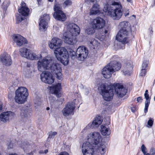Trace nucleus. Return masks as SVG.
<instances>
[{
    "label": "nucleus",
    "instance_id": "nucleus-1",
    "mask_svg": "<svg viewBox=\"0 0 155 155\" xmlns=\"http://www.w3.org/2000/svg\"><path fill=\"white\" fill-rule=\"evenodd\" d=\"M117 95L120 97H123L126 94L127 90L124 88L123 85L119 83H117L113 85H109L107 84H102L99 88L101 91V94L103 99L107 101H111L114 96V89Z\"/></svg>",
    "mask_w": 155,
    "mask_h": 155
},
{
    "label": "nucleus",
    "instance_id": "nucleus-2",
    "mask_svg": "<svg viewBox=\"0 0 155 155\" xmlns=\"http://www.w3.org/2000/svg\"><path fill=\"white\" fill-rule=\"evenodd\" d=\"M62 42L61 39L54 38L48 43V46L51 49L54 50V54L57 60L66 65L69 62V55L65 48L59 47L61 46Z\"/></svg>",
    "mask_w": 155,
    "mask_h": 155
},
{
    "label": "nucleus",
    "instance_id": "nucleus-3",
    "mask_svg": "<svg viewBox=\"0 0 155 155\" xmlns=\"http://www.w3.org/2000/svg\"><path fill=\"white\" fill-rule=\"evenodd\" d=\"M122 7L119 0H107L104 11L115 20L120 19L122 15Z\"/></svg>",
    "mask_w": 155,
    "mask_h": 155
},
{
    "label": "nucleus",
    "instance_id": "nucleus-4",
    "mask_svg": "<svg viewBox=\"0 0 155 155\" xmlns=\"http://www.w3.org/2000/svg\"><path fill=\"white\" fill-rule=\"evenodd\" d=\"M119 26L120 29L116 36V39L118 41L117 43H115L114 46L116 49H124L125 45L129 41L128 36L130 29L128 26V23L126 21L120 22Z\"/></svg>",
    "mask_w": 155,
    "mask_h": 155
},
{
    "label": "nucleus",
    "instance_id": "nucleus-5",
    "mask_svg": "<svg viewBox=\"0 0 155 155\" xmlns=\"http://www.w3.org/2000/svg\"><path fill=\"white\" fill-rule=\"evenodd\" d=\"M28 95L27 89L24 87H19L15 91V101L19 104L24 103Z\"/></svg>",
    "mask_w": 155,
    "mask_h": 155
},
{
    "label": "nucleus",
    "instance_id": "nucleus-6",
    "mask_svg": "<svg viewBox=\"0 0 155 155\" xmlns=\"http://www.w3.org/2000/svg\"><path fill=\"white\" fill-rule=\"evenodd\" d=\"M60 0H55L54 7V12L53 15L54 18L58 20L63 21H65L67 17L65 13L62 11V7L59 3Z\"/></svg>",
    "mask_w": 155,
    "mask_h": 155
},
{
    "label": "nucleus",
    "instance_id": "nucleus-7",
    "mask_svg": "<svg viewBox=\"0 0 155 155\" xmlns=\"http://www.w3.org/2000/svg\"><path fill=\"white\" fill-rule=\"evenodd\" d=\"M101 139V136L99 133L97 132H91L87 136V141L84 143H88L89 145L97 147Z\"/></svg>",
    "mask_w": 155,
    "mask_h": 155
},
{
    "label": "nucleus",
    "instance_id": "nucleus-8",
    "mask_svg": "<svg viewBox=\"0 0 155 155\" xmlns=\"http://www.w3.org/2000/svg\"><path fill=\"white\" fill-rule=\"evenodd\" d=\"M54 61L50 57H46L42 60H39L37 63L38 68L40 71L44 70H49Z\"/></svg>",
    "mask_w": 155,
    "mask_h": 155
},
{
    "label": "nucleus",
    "instance_id": "nucleus-9",
    "mask_svg": "<svg viewBox=\"0 0 155 155\" xmlns=\"http://www.w3.org/2000/svg\"><path fill=\"white\" fill-rule=\"evenodd\" d=\"M49 70H50L53 74H55L57 78L59 80H62L63 79L62 74L61 73V64L58 63H53Z\"/></svg>",
    "mask_w": 155,
    "mask_h": 155
},
{
    "label": "nucleus",
    "instance_id": "nucleus-10",
    "mask_svg": "<svg viewBox=\"0 0 155 155\" xmlns=\"http://www.w3.org/2000/svg\"><path fill=\"white\" fill-rule=\"evenodd\" d=\"M96 147L89 145L88 143H84L82 146L83 155H95L94 150Z\"/></svg>",
    "mask_w": 155,
    "mask_h": 155
},
{
    "label": "nucleus",
    "instance_id": "nucleus-11",
    "mask_svg": "<svg viewBox=\"0 0 155 155\" xmlns=\"http://www.w3.org/2000/svg\"><path fill=\"white\" fill-rule=\"evenodd\" d=\"M88 54V50L83 46L78 47L77 50V58L80 61H83Z\"/></svg>",
    "mask_w": 155,
    "mask_h": 155
},
{
    "label": "nucleus",
    "instance_id": "nucleus-12",
    "mask_svg": "<svg viewBox=\"0 0 155 155\" xmlns=\"http://www.w3.org/2000/svg\"><path fill=\"white\" fill-rule=\"evenodd\" d=\"M39 23V29L41 31H45L48 27V22L50 20L49 15L45 14L40 19Z\"/></svg>",
    "mask_w": 155,
    "mask_h": 155
},
{
    "label": "nucleus",
    "instance_id": "nucleus-13",
    "mask_svg": "<svg viewBox=\"0 0 155 155\" xmlns=\"http://www.w3.org/2000/svg\"><path fill=\"white\" fill-rule=\"evenodd\" d=\"M80 28L76 24L74 23H69L67 25V31H68L74 36H76L79 35Z\"/></svg>",
    "mask_w": 155,
    "mask_h": 155
},
{
    "label": "nucleus",
    "instance_id": "nucleus-14",
    "mask_svg": "<svg viewBox=\"0 0 155 155\" xmlns=\"http://www.w3.org/2000/svg\"><path fill=\"white\" fill-rule=\"evenodd\" d=\"M75 108V104L73 102H69L67 104L65 107L62 110L63 115L67 117L73 114V111Z\"/></svg>",
    "mask_w": 155,
    "mask_h": 155
},
{
    "label": "nucleus",
    "instance_id": "nucleus-15",
    "mask_svg": "<svg viewBox=\"0 0 155 155\" xmlns=\"http://www.w3.org/2000/svg\"><path fill=\"white\" fill-rule=\"evenodd\" d=\"M41 77L43 82L49 84H52L54 81V79L48 72H43L41 74Z\"/></svg>",
    "mask_w": 155,
    "mask_h": 155
},
{
    "label": "nucleus",
    "instance_id": "nucleus-16",
    "mask_svg": "<svg viewBox=\"0 0 155 155\" xmlns=\"http://www.w3.org/2000/svg\"><path fill=\"white\" fill-rule=\"evenodd\" d=\"M0 58L2 64L6 66H10L12 63V61L10 56L6 52H4L1 54Z\"/></svg>",
    "mask_w": 155,
    "mask_h": 155
},
{
    "label": "nucleus",
    "instance_id": "nucleus-17",
    "mask_svg": "<svg viewBox=\"0 0 155 155\" xmlns=\"http://www.w3.org/2000/svg\"><path fill=\"white\" fill-rule=\"evenodd\" d=\"M13 39L18 46L20 47L27 43V41L26 38L19 35H14Z\"/></svg>",
    "mask_w": 155,
    "mask_h": 155
},
{
    "label": "nucleus",
    "instance_id": "nucleus-18",
    "mask_svg": "<svg viewBox=\"0 0 155 155\" xmlns=\"http://www.w3.org/2000/svg\"><path fill=\"white\" fill-rule=\"evenodd\" d=\"M91 24L94 28L100 29L102 28L105 25V21L103 18L97 17L93 20Z\"/></svg>",
    "mask_w": 155,
    "mask_h": 155
},
{
    "label": "nucleus",
    "instance_id": "nucleus-19",
    "mask_svg": "<svg viewBox=\"0 0 155 155\" xmlns=\"http://www.w3.org/2000/svg\"><path fill=\"white\" fill-rule=\"evenodd\" d=\"M74 36L68 31H66L64 33L63 39H64V42L67 44L70 45H73L75 41Z\"/></svg>",
    "mask_w": 155,
    "mask_h": 155
},
{
    "label": "nucleus",
    "instance_id": "nucleus-20",
    "mask_svg": "<svg viewBox=\"0 0 155 155\" xmlns=\"http://www.w3.org/2000/svg\"><path fill=\"white\" fill-rule=\"evenodd\" d=\"M114 72L108 64L104 67L102 71V73L104 77L106 79L109 78Z\"/></svg>",
    "mask_w": 155,
    "mask_h": 155
},
{
    "label": "nucleus",
    "instance_id": "nucleus-21",
    "mask_svg": "<svg viewBox=\"0 0 155 155\" xmlns=\"http://www.w3.org/2000/svg\"><path fill=\"white\" fill-rule=\"evenodd\" d=\"M61 86V84L58 83L53 87H50L49 88L50 92L52 94H54L58 97H60L61 96L60 93Z\"/></svg>",
    "mask_w": 155,
    "mask_h": 155
},
{
    "label": "nucleus",
    "instance_id": "nucleus-22",
    "mask_svg": "<svg viewBox=\"0 0 155 155\" xmlns=\"http://www.w3.org/2000/svg\"><path fill=\"white\" fill-rule=\"evenodd\" d=\"M14 114V113L11 111L3 112L0 115V120L4 122H6L13 117Z\"/></svg>",
    "mask_w": 155,
    "mask_h": 155
},
{
    "label": "nucleus",
    "instance_id": "nucleus-23",
    "mask_svg": "<svg viewBox=\"0 0 155 155\" xmlns=\"http://www.w3.org/2000/svg\"><path fill=\"white\" fill-rule=\"evenodd\" d=\"M102 121L103 120L101 116L97 117L91 123H90L88 124L87 127L90 128L97 127L101 124Z\"/></svg>",
    "mask_w": 155,
    "mask_h": 155
},
{
    "label": "nucleus",
    "instance_id": "nucleus-24",
    "mask_svg": "<svg viewBox=\"0 0 155 155\" xmlns=\"http://www.w3.org/2000/svg\"><path fill=\"white\" fill-rule=\"evenodd\" d=\"M21 8L18 9V12L24 16H28L29 13V9L26 6V4L24 2H22L21 4Z\"/></svg>",
    "mask_w": 155,
    "mask_h": 155
},
{
    "label": "nucleus",
    "instance_id": "nucleus-25",
    "mask_svg": "<svg viewBox=\"0 0 155 155\" xmlns=\"http://www.w3.org/2000/svg\"><path fill=\"white\" fill-rule=\"evenodd\" d=\"M109 64L114 72L118 71L121 68L120 64L117 61H111Z\"/></svg>",
    "mask_w": 155,
    "mask_h": 155
},
{
    "label": "nucleus",
    "instance_id": "nucleus-26",
    "mask_svg": "<svg viewBox=\"0 0 155 155\" xmlns=\"http://www.w3.org/2000/svg\"><path fill=\"white\" fill-rule=\"evenodd\" d=\"M144 97L146 99L145 102L144 112L146 113L147 111L148 107L150 103V98L148 94V91L147 90L145 91L144 94Z\"/></svg>",
    "mask_w": 155,
    "mask_h": 155
},
{
    "label": "nucleus",
    "instance_id": "nucleus-27",
    "mask_svg": "<svg viewBox=\"0 0 155 155\" xmlns=\"http://www.w3.org/2000/svg\"><path fill=\"white\" fill-rule=\"evenodd\" d=\"M101 134L103 135H109L110 134V130L107 125H102L101 126Z\"/></svg>",
    "mask_w": 155,
    "mask_h": 155
},
{
    "label": "nucleus",
    "instance_id": "nucleus-28",
    "mask_svg": "<svg viewBox=\"0 0 155 155\" xmlns=\"http://www.w3.org/2000/svg\"><path fill=\"white\" fill-rule=\"evenodd\" d=\"M41 57V56L40 54H38L36 55V54L31 52L30 50L26 58L31 60H38Z\"/></svg>",
    "mask_w": 155,
    "mask_h": 155
},
{
    "label": "nucleus",
    "instance_id": "nucleus-29",
    "mask_svg": "<svg viewBox=\"0 0 155 155\" xmlns=\"http://www.w3.org/2000/svg\"><path fill=\"white\" fill-rule=\"evenodd\" d=\"M99 5L97 4H94L90 11V15H95L99 12Z\"/></svg>",
    "mask_w": 155,
    "mask_h": 155
},
{
    "label": "nucleus",
    "instance_id": "nucleus-30",
    "mask_svg": "<svg viewBox=\"0 0 155 155\" xmlns=\"http://www.w3.org/2000/svg\"><path fill=\"white\" fill-rule=\"evenodd\" d=\"M30 50L25 48H21L19 50L20 54L21 56L26 58Z\"/></svg>",
    "mask_w": 155,
    "mask_h": 155
},
{
    "label": "nucleus",
    "instance_id": "nucleus-31",
    "mask_svg": "<svg viewBox=\"0 0 155 155\" xmlns=\"http://www.w3.org/2000/svg\"><path fill=\"white\" fill-rule=\"evenodd\" d=\"M93 26L91 25L90 26L88 27L86 29L85 32L88 35H91L94 33L95 32Z\"/></svg>",
    "mask_w": 155,
    "mask_h": 155
},
{
    "label": "nucleus",
    "instance_id": "nucleus-32",
    "mask_svg": "<svg viewBox=\"0 0 155 155\" xmlns=\"http://www.w3.org/2000/svg\"><path fill=\"white\" fill-rule=\"evenodd\" d=\"M25 16L21 14H17L16 15V23L18 24L24 19Z\"/></svg>",
    "mask_w": 155,
    "mask_h": 155
},
{
    "label": "nucleus",
    "instance_id": "nucleus-33",
    "mask_svg": "<svg viewBox=\"0 0 155 155\" xmlns=\"http://www.w3.org/2000/svg\"><path fill=\"white\" fill-rule=\"evenodd\" d=\"M99 43L98 41L95 39H94L92 41H91L90 43V46H93L92 48L94 49H95V48L99 46Z\"/></svg>",
    "mask_w": 155,
    "mask_h": 155
},
{
    "label": "nucleus",
    "instance_id": "nucleus-34",
    "mask_svg": "<svg viewBox=\"0 0 155 155\" xmlns=\"http://www.w3.org/2000/svg\"><path fill=\"white\" fill-rule=\"evenodd\" d=\"M106 146L104 145H101L98 148L101 155H104L106 152Z\"/></svg>",
    "mask_w": 155,
    "mask_h": 155
},
{
    "label": "nucleus",
    "instance_id": "nucleus-35",
    "mask_svg": "<svg viewBox=\"0 0 155 155\" xmlns=\"http://www.w3.org/2000/svg\"><path fill=\"white\" fill-rule=\"evenodd\" d=\"M69 56L72 59H74L77 57V52L74 51L71 49L69 51Z\"/></svg>",
    "mask_w": 155,
    "mask_h": 155
},
{
    "label": "nucleus",
    "instance_id": "nucleus-36",
    "mask_svg": "<svg viewBox=\"0 0 155 155\" xmlns=\"http://www.w3.org/2000/svg\"><path fill=\"white\" fill-rule=\"evenodd\" d=\"M72 4V2L71 0H66L63 4V6L65 8L71 5Z\"/></svg>",
    "mask_w": 155,
    "mask_h": 155
},
{
    "label": "nucleus",
    "instance_id": "nucleus-37",
    "mask_svg": "<svg viewBox=\"0 0 155 155\" xmlns=\"http://www.w3.org/2000/svg\"><path fill=\"white\" fill-rule=\"evenodd\" d=\"M57 134L56 132L51 131L49 133L48 138H53L54 136Z\"/></svg>",
    "mask_w": 155,
    "mask_h": 155
},
{
    "label": "nucleus",
    "instance_id": "nucleus-38",
    "mask_svg": "<svg viewBox=\"0 0 155 155\" xmlns=\"http://www.w3.org/2000/svg\"><path fill=\"white\" fill-rule=\"evenodd\" d=\"M141 150L144 155L147 154V150L144 144H142L141 147Z\"/></svg>",
    "mask_w": 155,
    "mask_h": 155
},
{
    "label": "nucleus",
    "instance_id": "nucleus-39",
    "mask_svg": "<svg viewBox=\"0 0 155 155\" xmlns=\"http://www.w3.org/2000/svg\"><path fill=\"white\" fill-rule=\"evenodd\" d=\"M153 120L151 118H150L147 122V125L149 126H147V127H151L153 125Z\"/></svg>",
    "mask_w": 155,
    "mask_h": 155
},
{
    "label": "nucleus",
    "instance_id": "nucleus-40",
    "mask_svg": "<svg viewBox=\"0 0 155 155\" xmlns=\"http://www.w3.org/2000/svg\"><path fill=\"white\" fill-rule=\"evenodd\" d=\"M146 74V71L145 69H144V68H142L141 70L140 75L141 76H144Z\"/></svg>",
    "mask_w": 155,
    "mask_h": 155
},
{
    "label": "nucleus",
    "instance_id": "nucleus-41",
    "mask_svg": "<svg viewBox=\"0 0 155 155\" xmlns=\"http://www.w3.org/2000/svg\"><path fill=\"white\" fill-rule=\"evenodd\" d=\"M148 63L146 61H143L142 64V68H144V69H145V68L147 66Z\"/></svg>",
    "mask_w": 155,
    "mask_h": 155
},
{
    "label": "nucleus",
    "instance_id": "nucleus-42",
    "mask_svg": "<svg viewBox=\"0 0 155 155\" xmlns=\"http://www.w3.org/2000/svg\"><path fill=\"white\" fill-rule=\"evenodd\" d=\"M49 100L51 104H52L55 101V98L54 97H52V96H51L50 97H49Z\"/></svg>",
    "mask_w": 155,
    "mask_h": 155
},
{
    "label": "nucleus",
    "instance_id": "nucleus-43",
    "mask_svg": "<svg viewBox=\"0 0 155 155\" xmlns=\"http://www.w3.org/2000/svg\"><path fill=\"white\" fill-rule=\"evenodd\" d=\"M150 153L151 155H154L155 154V148L152 147L150 150Z\"/></svg>",
    "mask_w": 155,
    "mask_h": 155
},
{
    "label": "nucleus",
    "instance_id": "nucleus-44",
    "mask_svg": "<svg viewBox=\"0 0 155 155\" xmlns=\"http://www.w3.org/2000/svg\"><path fill=\"white\" fill-rule=\"evenodd\" d=\"M143 100V99L142 97H140L137 98V101L138 102H141Z\"/></svg>",
    "mask_w": 155,
    "mask_h": 155
},
{
    "label": "nucleus",
    "instance_id": "nucleus-45",
    "mask_svg": "<svg viewBox=\"0 0 155 155\" xmlns=\"http://www.w3.org/2000/svg\"><path fill=\"white\" fill-rule=\"evenodd\" d=\"M125 66L128 71L131 68V65L130 64H128V63L127 64H126Z\"/></svg>",
    "mask_w": 155,
    "mask_h": 155
},
{
    "label": "nucleus",
    "instance_id": "nucleus-46",
    "mask_svg": "<svg viewBox=\"0 0 155 155\" xmlns=\"http://www.w3.org/2000/svg\"><path fill=\"white\" fill-rule=\"evenodd\" d=\"M58 155H69L68 153L66 152H64L61 153Z\"/></svg>",
    "mask_w": 155,
    "mask_h": 155
},
{
    "label": "nucleus",
    "instance_id": "nucleus-47",
    "mask_svg": "<svg viewBox=\"0 0 155 155\" xmlns=\"http://www.w3.org/2000/svg\"><path fill=\"white\" fill-rule=\"evenodd\" d=\"M97 0H85V2H96Z\"/></svg>",
    "mask_w": 155,
    "mask_h": 155
},
{
    "label": "nucleus",
    "instance_id": "nucleus-48",
    "mask_svg": "<svg viewBox=\"0 0 155 155\" xmlns=\"http://www.w3.org/2000/svg\"><path fill=\"white\" fill-rule=\"evenodd\" d=\"M136 110V108L135 107H131V110L133 112H134Z\"/></svg>",
    "mask_w": 155,
    "mask_h": 155
},
{
    "label": "nucleus",
    "instance_id": "nucleus-49",
    "mask_svg": "<svg viewBox=\"0 0 155 155\" xmlns=\"http://www.w3.org/2000/svg\"><path fill=\"white\" fill-rule=\"evenodd\" d=\"M12 147H13L12 144V143H10L9 144V145H8V148L9 149L12 148Z\"/></svg>",
    "mask_w": 155,
    "mask_h": 155
},
{
    "label": "nucleus",
    "instance_id": "nucleus-50",
    "mask_svg": "<svg viewBox=\"0 0 155 155\" xmlns=\"http://www.w3.org/2000/svg\"><path fill=\"white\" fill-rule=\"evenodd\" d=\"M2 109V104L1 101H0V110Z\"/></svg>",
    "mask_w": 155,
    "mask_h": 155
},
{
    "label": "nucleus",
    "instance_id": "nucleus-51",
    "mask_svg": "<svg viewBox=\"0 0 155 155\" xmlns=\"http://www.w3.org/2000/svg\"><path fill=\"white\" fill-rule=\"evenodd\" d=\"M22 144L21 145V147H22L23 149L24 148V145H27V144L26 143H22Z\"/></svg>",
    "mask_w": 155,
    "mask_h": 155
},
{
    "label": "nucleus",
    "instance_id": "nucleus-52",
    "mask_svg": "<svg viewBox=\"0 0 155 155\" xmlns=\"http://www.w3.org/2000/svg\"><path fill=\"white\" fill-rule=\"evenodd\" d=\"M124 14L125 16L129 15V13L128 12V11H127V12H126L125 13H124Z\"/></svg>",
    "mask_w": 155,
    "mask_h": 155
},
{
    "label": "nucleus",
    "instance_id": "nucleus-53",
    "mask_svg": "<svg viewBox=\"0 0 155 155\" xmlns=\"http://www.w3.org/2000/svg\"><path fill=\"white\" fill-rule=\"evenodd\" d=\"M149 29L150 31V33H152L153 32L152 27H150V28H149Z\"/></svg>",
    "mask_w": 155,
    "mask_h": 155
},
{
    "label": "nucleus",
    "instance_id": "nucleus-54",
    "mask_svg": "<svg viewBox=\"0 0 155 155\" xmlns=\"http://www.w3.org/2000/svg\"><path fill=\"white\" fill-rule=\"evenodd\" d=\"M13 87H14L16 86L17 85V84L15 83H14V84H12V85H11Z\"/></svg>",
    "mask_w": 155,
    "mask_h": 155
},
{
    "label": "nucleus",
    "instance_id": "nucleus-55",
    "mask_svg": "<svg viewBox=\"0 0 155 155\" xmlns=\"http://www.w3.org/2000/svg\"><path fill=\"white\" fill-rule=\"evenodd\" d=\"M44 153H47L48 152V150L47 149L45 150L44 151Z\"/></svg>",
    "mask_w": 155,
    "mask_h": 155
},
{
    "label": "nucleus",
    "instance_id": "nucleus-56",
    "mask_svg": "<svg viewBox=\"0 0 155 155\" xmlns=\"http://www.w3.org/2000/svg\"><path fill=\"white\" fill-rule=\"evenodd\" d=\"M39 153H44V151H43V150H41L40 151Z\"/></svg>",
    "mask_w": 155,
    "mask_h": 155
},
{
    "label": "nucleus",
    "instance_id": "nucleus-57",
    "mask_svg": "<svg viewBox=\"0 0 155 155\" xmlns=\"http://www.w3.org/2000/svg\"><path fill=\"white\" fill-rule=\"evenodd\" d=\"M21 116H23V115H22V113H21ZM24 115V117H26V118L27 117V114H24V115Z\"/></svg>",
    "mask_w": 155,
    "mask_h": 155
},
{
    "label": "nucleus",
    "instance_id": "nucleus-58",
    "mask_svg": "<svg viewBox=\"0 0 155 155\" xmlns=\"http://www.w3.org/2000/svg\"><path fill=\"white\" fill-rule=\"evenodd\" d=\"M127 1L130 3H132V0H127Z\"/></svg>",
    "mask_w": 155,
    "mask_h": 155
},
{
    "label": "nucleus",
    "instance_id": "nucleus-59",
    "mask_svg": "<svg viewBox=\"0 0 155 155\" xmlns=\"http://www.w3.org/2000/svg\"><path fill=\"white\" fill-rule=\"evenodd\" d=\"M127 72V71H125L124 70L123 72L125 74H127V72Z\"/></svg>",
    "mask_w": 155,
    "mask_h": 155
},
{
    "label": "nucleus",
    "instance_id": "nucleus-60",
    "mask_svg": "<svg viewBox=\"0 0 155 155\" xmlns=\"http://www.w3.org/2000/svg\"><path fill=\"white\" fill-rule=\"evenodd\" d=\"M9 155H17L16 153H14V154L11 153V154H9Z\"/></svg>",
    "mask_w": 155,
    "mask_h": 155
},
{
    "label": "nucleus",
    "instance_id": "nucleus-61",
    "mask_svg": "<svg viewBox=\"0 0 155 155\" xmlns=\"http://www.w3.org/2000/svg\"><path fill=\"white\" fill-rule=\"evenodd\" d=\"M107 30H105L104 31V33L105 34H107Z\"/></svg>",
    "mask_w": 155,
    "mask_h": 155
},
{
    "label": "nucleus",
    "instance_id": "nucleus-62",
    "mask_svg": "<svg viewBox=\"0 0 155 155\" xmlns=\"http://www.w3.org/2000/svg\"><path fill=\"white\" fill-rule=\"evenodd\" d=\"M7 3V2H4L3 3V5H4V6H5V4Z\"/></svg>",
    "mask_w": 155,
    "mask_h": 155
},
{
    "label": "nucleus",
    "instance_id": "nucleus-63",
    "mask_svg": "<svg viewBox=\"0 0 155 155\" xmlns=\"http://www.w3.org/2000/svg\"><path fill=\"white\" fill-rule=\"evenodd\" d=\"M46 110H50V108L49 107H47V108H46Z\"/></svg>",
    "mask_w": 155,
    "mask_h": 155
},
{
    "label": "nucleus",
    "instance_id": "nucleus-64",
    "mask_svg": "<svg viewBox=\"0 0 155 155\" xmlns=\"http://www.w3.org/2000/svg\"><path fill=\"white\" fill-rule=\"evenodd\" d=\"M145 155H150V154L149 153H147V154H146Z\"/></svg>",
    "mask_w": 155,
    "mask_h": 155
}]
</instances>
